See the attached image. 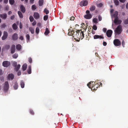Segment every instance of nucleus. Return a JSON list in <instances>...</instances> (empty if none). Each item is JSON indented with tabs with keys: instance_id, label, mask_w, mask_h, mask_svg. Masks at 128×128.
<instances>
[{
	"instance_id": "1",
	"label": "nucleus",
	"mask_w": 128,
	"mask_h": 128,
	"mask_svg": "<svg viewBox=\"0 0 128 128\" xmlns=\"http://www.w3.org/2000/svg\"><path fill=\"white\" fill-rule=\"evenodd\" d=\"M122 31V26L121 25H118L115 30V33L118 34H120L121 33Z\"/></svg>"
},
{
	"instance_id": "2",
	"label": "nucleus",
	"mask_w": 128,
	"mask_h": 128,
	"mask_svg": "<svg viewBox=\"0 0 128 128\" xmlns=\"http://www.w3.org/2000/svg\"><path fill=\"white\" fill-rule=\"evenodd\" d=\"M9 87V85L8 82H6L3 87L4 91L5 92L8 91Z\"/></svg>"
},
{
	"instance_id": "3",
	"label": "nucleus",
	"mask_w": 128,
	"mask_h": 128,
	"mask_svg": "<svg viewBox=\"0 0 128 128\" xmlns=\"http://www.w3.org/2000/svg\"><path fill=\"white\" fill-rule=\"evenodd\" d=\"M10 64V62L8 61H4L2 63V66L5 67H7L9 66Z\"/></svg>"
},
{
	"instance_id": "4",
	"label": "nucleus",
	"mask_w": 128,
	"mask_h": 128,
	"mask_svg": "<svg viewBox=\"0 0 128 128\" xmlns=\"http://www.w3.org/2000/svg\"><path fill=\"white\" fill-rule=\"evenodd\" d=\"M100 84V85L99 86H100L101 84L102 85V84L101 83H99L96 84H95V83L93 86L92 88V90H96L98 88V86H99V84Z\"/></svg>"
},
{
	"instance_id": "5",
	"label": "nucleus",
	"mask_w": 128,
	"mask_h": 128,
	"mask_svg": "<svg viewBox=\"0 0 128 128\" xmlns=\"http://www.w3.org/2000/svg\"><path fill=\"white\" fill-rule=\"evenodd\" d=\"M94 39H102L104 38V37L103 35H95L94 36Z\"/></svg>"
},
{
	"instance_id": "6",
	"label": "nucleus",
	"mask_w": 128,
	"mask_h": 128,
	"mask_svg": "<svg viewBox=\"0 0 128 128\" xmlns=\"http://www.w3.org/2000/svg\"><path fill=\"white\" fill-rule=\"evenodd\" d=\"M33 16L34 18L36 20L38 19L40 17V15L39 13L37 12L34 13Z\"/></svg>"
},
{
	"instance_id": "7",
	"label": "nucleus",
	"mask_w": 128,
	"mask_h": 128,
	"mask_svg": "<svg viewBox=\"0 0 128 128\" xmlns=\"http://www.w3.org/2000/svg\"><path fill=\"white\" fill-rule=\"evenodd\" d=\"M112 33V31L111 30H108L106 32V35L107 36L110 37L111 36Z\"/></svg>"
},
{
	"instance_id": "8",
	"label": "nucleus",
	"mask_w": 128,
	"mask_h": 128,
	"mask_svg": "<svg viewBox=\"0 0 128 128\" xmlns=\"http://www.w3.org/2000/svg\"><path fill=\"white\" fill-rule=\"evenodd\" d=\"M114 22L116 24H120L122 22V21L118 20V18H115L114 20Z\"/></svg>"
},
{
	"instance_id": "9",
	"label": "nucleus",
	"mask_w": 128,
	"mask_h": 128,
	"mask_svg": "<svg viewBox=\"0 0 128 128\" xmlns=\"http://www.w3.org/2000/svg\"><path fill=\"white\" fill-rule=\"evenodd\" d=\"M11 53L12 54L14 53L16 50V46L14 45H12L11 46Z\"/></svg>"
},
{
	"instance_id": "10",
	"label": "nucleus",
	"mask_w": 128,
	"mask_h": 128,
	"mask_svg": "<svg viewBox=\"0 0 128 128\" xmlns=\"http://www.w3.org/2000/svg\"><path fill=\"white\" fill-rule=\"evenodd\" d=\"M95 83V82H90L87 84V86L90 88L92 89V88L93 86Z\"/></svg>"
},
{
	"instance_id": "11",
	"label": "nucleus",
	"mask_w": 128,
	"mask_h": 128,
	"mask_svg": "<svg viewBox=\"0 0 128 128\" xmlns=\"http://www.w3.org/2000/svg\"><path fill=\"white\" fill-rule=\"evenodd\" d=\"M88 2L86 0H83L80 2V6H86L88 4Z\"/></svg>"
},
{
	"instance_id": "12",
	"label": "nucleus",
	"mask_w": 128,
	"mask_h": 128,
	"mask_svg": "<svg viewBox=\"0 0 128 128\" xmlns=\"http://www.w3.org/2000/svg\"><path fill=\"white\" fill-rule=\"evenodd\" d=\"M8 36V33L6 32H4V35L2 37V40H4L6 39Z\"/></svg>"
},
{
	"instance_id": "13",
	"label": "nucleus",
	"mask_w": 128,
	"mask_h": 128,
	"mask_svg": "<svg viewBox=\"0 0 128 128\" xmlns=\"http://www.w3.org/2000/svg\"><path fill=\"white\" fill-rule=\"evenodd\" d=\"M114 43L115 46H119L121 44V42L120 40H114Z\"/></svg>"
},
{
	"instance_id": "14",
	"label": "nucleus",
	"mask_w": 128,
	"mask_h": 128,
	"mask_svg": "<svg viewBox=\"0 0 128 128\" xmlns=\"http://www.w3.org/2000/svg\"><path fill=\"white\" fill-rule=\"evenodd\" d=\"M7 15L6 13H4L3 14H0V17L2 19L5 20L7 18Z\"/></svg>"
},
{
	"instance_id": "15",
	"label": "nucleus",
	"mask_w": 128,
	"mask_h": 128,
	"mask_svg": "<svg viewBox=\"0 0 128 128\" xmlns=\"http://www.w3.org/2000/svg\"><path fill=\"white\" fill-rule=\"evenodd\" d=\"M92 15L90 14H86L84 16V18L86 19H90L92 18Z\"/></svg>"
},
{
	"instance_id": "16",
	"label": "nucleus",
	"mask_w": 128,
	"mask_h": 128,
	"mask_svg": "<svg viewBox=\"0 0 128 128\" xmlns=\"http://www.w3.org/2000/svg\"><path fill=\"white\" fill-rule=\"evenodd\" d=\"M12 38L13 40H16L18 38V35L16 33H14L13 35Z\"/></svg>"
},
{
	"instance_id": "17",
	"label": "nucleus",
	"mask_w": 128,
	"mask_h": 128,
	"mask_svg": "<svg viewBox=\"0 0 128 128\" xmlns=\"http://www.w3.org/2000/svg\"><path fill=\"white\" fill-rule=\"evenodd\" d=\"M118 12L117 11H116L112 14V16L115 18H118Z\"/></svg>"
},
{
	"instance_id": "18",
	"label": "nucleus",
	"mask_w": 128,
	"mask_h": 128,
	"mask_svg": "<svg viewBox=\"0 0 128 128\" xmlns=\"http://www.w3.org/2000/svg\"><path fill=\"white\" fill-rule=\"evenodd\" d=\"M14 75L12 74H8V80H12L14 78Z\"/></svg>"
},
{
	"instance_id": "19",
	"label": "nucleus",
	"mask_w": 128,
	"mask_h": 128,
	"mask_svg": "<svg viewBox=\"0 0 128 128\" xmlns=\"http://www.w3.org/2000/svg\"><path fill=\"white\" fill-rule=\"evenodd\" d=\"M20 9L21 11L23 13H24L26 11V9L25 7L22 5H21L20 6Z\"/></svg>"
},
{
	"instance_id": "20",
	"label": "nucleus",
	"mask_w": 128,
	"mask_h": 128,
	"mask_svg": "<svg viewBox=\"0 0 128 128\" xmlns=\"http://www.w3.org/2000/svg\"><path fill=\"white\" fill-rule=\"evenodd\" d=\"M27 72L29 74H31L32 72L31 67L30 66H28V68L27 70Z\"/></svg>"
},
{
	"instance_id": "21",
	"label": "nucleus",
	"mask_w": 128,
	"mask_h": 128,
	"mask_svg": "<svg viewBox=\"0 0 128 128\" xmlns=\"http://www.w3.org/2000/svg\"><path fill=\"white\" fill-rule=\"evenodd\" d=\"M50 33V31L47 28H46V30L44 33V34L46 36L47 35Z\"/></svg>"
},
{
	"instance_id": "22",
	"label": "nucleus",
	"mask_w": 128,
	"mask_h": 128,
	"mask_svg": "<svg viewBox=\"0 0 128 128\" xmlns=\"http://www.w3.org/2000/svg\"><path fill=\"white\" fill-rule=\"evenodd\" d=\"M13 87L14 89L15 90H16L18 88V84L17 82H16L14 84L13 86Z\"/></svg>"
},
{
	"instance_id": "23",
	"label": "nucleus",
	"mask_w": 128,
	"mask_h": 128,
	"mask_svg": "<svg viewBox=\"0 0 128 128\" xmlns=\"http://www.w3.org/2000/svg\"><path fill=\"white\" fill-rule=\"evenodd\" d=\"M27 64H24L22 66V69L23 71H24L26 70Z\"/></svg>"
},
{
	"instance_id": "24",
	"label": "nucleus",
	"mask_w": 128,
	"mask_h": 128,
	"mask_svg": "<svg viewBox=\"0 0 128 128\" xmlns=\"http://www.w3.org/2000/svg\"><path fill=\"white\" fill-rule=\"evenodd\" d=\"M12 27L14 30H16L18 28V26L15 23H14L12 25Z\"/></svg>"
},
{
	"instance_id": "25",
	"label": "nucleus",
	"mask_w": 128,
	"mask_h": 128,
	"mask_svg": "<svg viewBox=\"0 0 128 128\" xmlns=\"http://www.w3.org/2000/svg\"><path fill=\"white\" fill-rule=\"evenodd\" d=\"M44 3V0H39L38 1L39 5L40 6H42Z\"/></svg>"
},
{
	"instance_id": "26",
	"label": "nucleus",
	"mask_w": 128,
	"mask_h": 128,
	"mask_svg": "<svg viewBox=\"0 0 128 128\" xmlns=\"http://www.w3.org/2000/svg\"><path fill=\"white\" fill-rule=\"evenodd\" d=\"M16 48L17 50H19L21 49L22 46L20 44H18L16 45Z\"/></svg>"
},
{
	"instance_id": "27",
	"label": "nucleus",
	"mask_w": 128,
	"mask_h": 128,
	"mask_svg": "<svg viewBox=\"0 0 128 128\" xmlns=\"http://www.w3.org/2000/svg\"><path fill=\"white\" fill-rule=\"evenodd\" d=\"M20 64H18L15 67L14 70L16 71H18L20 69Z\"/></svg>"
},
{
	"instance_id": "28",
	"label": "nucleus",
	"mask_w": 128,
	"mask_h": 128,
	"mask_svg": "<svg viewBox=\"0 0 128 128\" xmlns=\"http://www.w3.org/2000/svg\"><path fill=\"white\" fill-rule=\"evenodd\" d=\"M18 14L20 17V18H23V15L22 14V13L20 11H18Z\"/></svg>"
},
{
	"instance_id": "29",
	"label": "nucleus",
	"mask_w": 128,
	"mask_h": 128,
	"mask_svg": "<svg viewBox=\"0 0 128 128\" xmlns=\"http://www.w3.org/2000/svg\"><path fill=\"white\" fill-rule=\"evenodd\" d=\"M96 7L94 6H92L90 8V11H93L95 9Z\"/></svg>"
},
{
	"instance_id": "30",
	"label": "nucleus",
	"mask_w": 128,
	"mask_h": 128,
	"mask_svg": "<svg viewBox=\"0 0 128 128\" xmlns=\"http://www.w3.org/2000/svg\"><path fill=\"white\" fill-rule=\"evenodd\" d=\"M20 85L21 87L22 88H24V83L22 81H21L20 83Z\"/></svg>"
},
{
	"instance_id": "31",
	"label": "nucleus",
	"mask_w": 128,
	"mask_h": 128,
	"mask_svg": "<svg viewBox=\"0 0 128 128\" xmlns=\"http://www.w3.org/2000/svg\"><path fill=\"white\" fill-rule=\"evenodd\" d=\"M82 24H81V25H82L81 26V29H82V28H83L84 29H85L86 28V26L85 25V24L84 23H82Z\"/></svg>"
},
{
	"instance_id": "32",
	"label": "nucleus",
	"mask_w": 128,
	"mask_h": 128,
	"mask_svg": "<svg viewBox=\"0 0 128 128\" xmlns=\"http://www.w3.org/2000/svg\"><path fill=\"white\" fill-rule=\"evenodd\" d=\"M44 12L46 14H48L49 12V10L47 9L46 8H45L44 10Z\"/></svg>"
},
{
	"instance_id": "33",
	"label": "nucleus",
	"mask_w": 128,
	"mask_h": 128,
	"mask_svg": "<svg viewBox=\"0 0 128 128\" xmlns=\"http://www.w3.org/2000/svg\"><path fill=\"white\" fill-rule=\"evenodd\" d=\"M18 56V54H17L15 53L12 55V57L14 58H16Z\"/></svg>"
},
{
	"instance_id": "34",
	"label": "nucleus",
	"mask_w": 128,
	"mask_h": 128,
	"mask_svg": "<svg viewBox=\"0 0 128 128\" xmlns=\"http://www.w3.org/2000/svg\"><path fill=\"white\" fill-rule=\"evenodd\" d=\"M36 9V6L34 5H33L32 6V9L33 10H34Z\"/></svg>"
},
{
	"instance_id": "35",
	"label": "nucleus",
	"mask_w": 128,
	"mask_h": 128,
	"mask_svg": "<svg viewBox=\"0 0 128 128\" xmlns=\"http://www.w3.org/2000/svg\"><path fill=\"white\" fill-rule=\"evenodd\" d=\"M29 30L31 33L32 34H34V29L32 27H30L29 28Z\"/></svg>"
},
{
	"instance_id": "36",
	"label": "nucleus",
	"mask_w": 128,
	"mask_h": 128,
	"mask_svg": "<svg viewBox=\"0 0 128 128\" xmlns=\"http://www.w3.org/2000/svg\"><path fill=\"white\" fill-rule=\"evenodd\" d=\"M9 2L10 4L11 5H13L14 2V0H9Z\"/></svg>"
},
{
	"instance_id": "37",
	"label": "nucleus",
	"mask_w": 128,
	"mask_h": 128,
	"mask_svg": "<svg viewBox=\"0 0 128 128\" xmlns=\"http://www.w3.org/2000/svg\"><path fill=\"white\" fill-rule=\"evenodd\" d=\"M114 2L116 5L118 6L119 5V2L118 0H114Z\"/></svg>"
},
{
	"instance_id": "38",
	"label": "nucleus",
	"mask_w": 128,
	"mask_h": 128,
	"mask_svg": "<svg viewBox=\"0 0 128 128\" xmlns=\"http://www.w3.org/2000/svg\"><path fill=\"white\" fill-rule=\"evenodd\" d=\"M70 30H71L70 29H68V31H69V32L68 33V35L69 36L73 35L74 34H73V33L70 32Z\"/></svg>"
},
{
	"instance_id": "39",
	"label": "nucleus",
	"mask_w": 128,
	"mask_h": 128,
	"mask_svg": "<svg viewBox=\"0 0 128 128\" xmlns=\"http://www.w3.org/2000/svg\"><path fill=\"white\" fill-rule=\"evenodd\" d=\"M40 32V29L38 28L37 27L36 28V32L37 34H38Z\"/></svg>"
},
{
	"instance_id": "40",
	"label": "nucleus",
	"mask_w": 128,
	"mask_h": 128,
	"mask_svg": "<svg viewBox=\"0 0 128 128\" xmlns=\"http://www.w3.org/2000/svg\"><path fill=\"white\" fill-rule=\"evenodd\" d=\"M124 24H128V18H127L124 21Z\"/></svg>"
},
{
	"instance_id": "41",
	"label": "nucleus",
	"mask_w": 128,
	"mask_h": 128,
	"mask_svg": "<svg viewBox=\"0 0 128 128\" xmlns=\"http://www.w3.org/2000/svg\"><path fill=\"white\" fill-rule=\"evenodd\" d=\"M29 19L31 22H32L34 20V18L32 16H30L29 17Z\"/></svg>"
},
{
	"instance_id": "42",
	"label": "nucleus",
	"mask_w": 128,
	"mask_h": 128,
	"mask_svg": "<svg viewBox=\"0 0 128 128\" xmlns=\"http://www.w3.org/2000/svg\"><path fill=\"white\" fill-rule=\"evenodd\" d=\"M48 16L47 15H46L44 16V20L45 21L48 18Z\"/></svg>"
},
{
	"instance_id": "43",
	"label": "nucleus",
	"mask_w": 128,
	"mask_h": 128,
	"mask_svg": "<svg viewBox=\"0 0 128 128\" xmlns=\"http://www.w3.org/2000/svg\"><path fill=\"white\" fill-rule=\"evenodd\" d=\"M98 19L95 18L93 19V22L94 23H97V22Z\"/></svg>"
},
{
	"instance_id": "44",
	"label": "nucleus",
	"mask_w": 128,
	"mask_h": 128,
	"mask_svg": "<svg viewBox=\"0 0 128 128\" xmlns=\"http://www.w3.org/2000/svg\"><path fill=\"white\" fill-rule=\"evenodd\" d=\"M92 28L94 30H96L97 29V26L95 25H94L93 26Z\"/></svg>"
},
{
	"instance_id": "45",
	"label": "nucleus",
	"mask_w": 128,
	"mask_h": 128,
	"mask_svg": "<svg viewBox=\"0 0 128 128\" xmlns=\"http://www.w3.org/2000/svg\"><path fill=\"white\" fill-rule=\"evenodd\" d=\"M6 26V25L5 24H3L1 25V27L2 28H4Z\"/></svg>"
},
{
	"instance_id": "46",
	"label": "nucleus",
	"mask_w": 128,
	"mask_h": 128,
	"mask_svg": "<svg viewBox=\"0 0 128 128\" xmlns=\"http://www.w3.org/2000/svg\"><path fill=\"white\" fill-rule=\"evenodd\" d=\"M17 62H14L12 64V65L14 67L16 66L17 65Z\"/></svg>"
},
{
	"instance_id": "47",
	"label": "nucleus",
	"mask_w": 128,
	"mask_h": 128,
	"mask_svg": "<svg viewBox=\"0 0 128 128\" xmlns=\"http://www.w3.org/2000/svg\"><path fill=\"white\" fill-rule=\"evenodd\" d=\"M30 113L32 115H34V113L33 110L32 109H30Z\"/></svg>"
},
{
	"instance_id": "48",
	"label": "nucleus",
	"mask_w": 128,
	"mask_h": 128,
	"mask_svg": "<svg viewBox=\"0 0 128 128\" xmlns=\"http://www.w3.org/2000/svg\"><path fill=\"white\" fill-rule=\"evenodd\" d=\"M102 3H100L99 4H98L97 6L98 7H102Z\"/></svg>"
},
{
	"instance_id": "49",
	"label": "nucleus",
	"mask_w": 128,
	"mask_h": 128,
	"mask_svg": "<svg viewBox=\"0 0 128 128\" xmlns=\"http://www.w3.org/2000/svg\"><path fill=\"white\" fill-rule=\"evenodd\" d=\"M26 39L27 40H29L30 39V36L28 34H27L26 35Z\"/></svg>"
},
{
	"instance_id": "50",
	"label": "nucleus",
	"mask_w": 128,
	"mask_h": 128,
	"mask_svg": "<svg viewBox=\"0 0 128 128\" xmlns=\"http://www.w3.org/2000/svg\"><path fill=\"white\" fill-rule=\"evenodd\" d=\"M28 61L30 63H31L32 62V60L31 58L30 57L28 58Z\"/></svg>"
},
{
	"instance_id": "51",
	"label": "nucleus",
	"mask_w": 128,
	"mask_h": 128,
	"mask_svg": "<svg viewBox=\"0 0 128 128\" xmlns=\"http://www.w3.org/2000/svg\"><path fill=\"white\" fill-rule=\"evenodd\" d=\"M10 46L9 45H6L5 46V48L6 49H8L9 48Z\"/></svg>"
},
{
	"instance_id": "52",
	"label": "nucleus",
	"mask_w": 128,
	"mask_h": 128,
	"mask_svg": "<svg viewBox=\"0 0 128 128\" xmlns=\"http://www.w3.org/2000/svg\"><path fill=\"white\" fill-rule=\"evenodd\" d=\"M37 26L38 27H41V24L40 22H38L37 24Z\"/></svg>"
},
{
	"instance_id": "53",
	"label": "nucleus",
	"mask_w": 128,
	"mask_h": 128,
	"mask_svg": "<svg viewBox=\"0 0 128 128\" xmlns=\"http://www.w3.org/2000/svg\"><path fill=\"white\" fill-rule=\"evenodd\" d=\"M75 19V18L73 16H72L70 17V20H74Z\"/></svg>"
},
{
	"instance_id": "54",
	"label": "nucleus",
	"mask_w": 128,
	"mask_h": 128,
	"mask_svg": "<svg viewBox=\"0 0 128 128\" xmlns=\"http://www.w3.org/2000/svg\"><path fill=\"white\" fill-rule=\"evenodd\" d=\"M79 32H80V30H78L76 31V36L78 35Z\"/></svg>"
},
{
	"instance_id": "55",
	"label": "nucleus",
	"mask_w": 128,
	"mask_h": 128,
	"mask_svg": "<svg viewBox=\"0 0 128 128\" xmlns=\"http://www.w3.org/2000/svg\"><path fill=\"white\" fill-rule=\"evenodd\" d=\"M82 35V38H81V40L82 39L84 36V34L83 32V31H81V33Z\"/></svg>"
},
{
	"instance_id": "56",
	"label": "nucleus",
	"mask_w": 128,
	"mask_h": 128,
	"mask_svg": "<svg viewBox=\"0 0 128 128\" xmlns=\"http://www.w3.org/2000/svg\"><path fill=\"white\" fill-rule=\"evenodd\" d=\"M36 24V21H34L32 24V25L33 26H35Z\"/></svg>"
},
{
	"instance_id": "57",
	"label": "nucleus",
	"mask_w": 128,
	"mask_h": 128,
	"mask_svg": "<svg viewBox=\"0 0 128 128\" xmlns=\"http://www.w3.org/2000/svg\"><path fill=\"white\" fill-rule=\"evenodd\" d=\"M14 18V16L13 15L12 16H11L10 17V19L12 20H13Z\"/></svg>"
},
{
	"instance_id": "58",
	"label": "nucleus",
	"mask_w": 128,
	"mask_h": 128,
	"mask_svg": "<svg viewBox=\"0 0 128 128\" xmlns=\"http://www.w3.org/2000/svg\"><path fill=\"white\" fill-rule=\"evenodd\" d=\"M19 39L21 40H24V38L23 36H21L19 38Z\"/></svg>"
},
{
	"instance_id": "59",
	"label": "nucleus",
	"mask_w": 128,
	"mask_h": 128,
	"mask_svg": "<svg viewBox=\"0 0 128 128\" xmlns=\"http://www.w3.org/2000/svg\"><path fill=\"white\" fill-rule=\"evenodd\" d=\"M3 74L2 70L0 69V75H2Z\"/></svg>"
},
{
	"instance_id": "60",
	"label": "nucleus",
	"mask_w": 128,
	"mask_h": 128,
	"mask_svg": "<svg viewBox=\"0 0 128 128\" xmlns=\"http://www.w3.org/2000/svg\"><path fill=\"white\" fill-rule=\"evenodd\" d=\"M107 30V29L106 28H104L103 29V30L104 32H106Z\"/></svg>"
},
{
	"instance_id": "61",
	"label": "nucleus",
	"mask_w": 128,
	"mask_h": 128,
	"mask_svg": "<svg viewBox=\"0 0 128 128\" xmlns=\"http://www.w3.org/2000/svg\"><path fill=\"white\" fill-rule=\"evenodd\" d=\"M120 2L122 3H124L126 1V0H119Z\"/></svg>"
},
{
	"instance_id": "62",
	"label": "nucleus",
	"mask_w": 128,
	"mask_h": 128,
	"mask_svg": "<svg viewBox=\"0 0 128 128\" xmlns=\"http://www.w3.org/2000/svg\"><path fill=\"white\" fill-rule=\"evenodd\" d=\"M103 44V45L104 46H106L107 44L106 42H104Z\"/></svg>"
},
{
	"instance_id": "63",
	"label": "nucleus",
	"mask_w": 128,
	"mask_h": 128,
	"mask_svg": "<svg viewBox=\"0 0 128 128\" xmlns=\"http://www.w3.org/2000/svg\"><path fill=\"white\" fill-rule=\"evenodd\" d=\"M98 20L99 21H101L102 19V18L100 16H98Z\"/></svg>"
},
{
	"instance_id": "64",
	"label": "nucleus",
	"mask_w": 128,
	"mask_h": 128,
	"mask_svg": "<svg viewBox=\"0 0 128 128\" xmlns=\"http://www.w3.org/2000/svg\"><path fill=\"white\" fill-rule=\"evenodd\" d=\"M0 80L2 81H4V78L3 77H1L0 78Z\"/></svg>"
}]
</instances>
